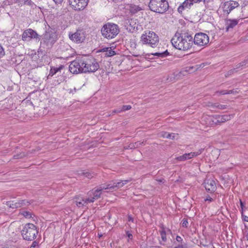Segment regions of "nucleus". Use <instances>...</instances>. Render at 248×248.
Segmentation results:
<instances>
[{
	"mask_svg": "<svg viewBox=\"0 0 248 248\" xmlns=\"http://www.w3.org/2000/svg\"><path fill=\"white\" fill-rule=\"evenodd\" d=\"M22 215L25 217L26 218H31L32 217H31V213H30V212L29 211H23L22 213Z\"/></svg>",
	"mask_w": 248,
	"mask_h": 248,
	"instance_id": "obj_31",
	"label": "nucleus"
},
{
	"mask_svg": "<svg viewBox=\"0 0 248 248\" xmlns=\"http://www.w3.org/2000/svg\"><path fill=\"white\" fill-rule=\"evenodd\" d=\"M111 0L113 1H114V2H121V1H123V0Z\"/></svg>",
	"mask_w": 248,
	"mask_h": 248,
	"instance_id": "obj_57",
	"label": "nucleus"
},
{
	"mask_svg": "<svg viewBox=\"0 0 248 248\" xmlns=\"http://www.w3.org/2000/svg\"><path fill=\"white\" fill-rule=\"evenodd\" d=\"M212 107L213 108H217L219 109H224L227 108V105H222L218 103L213 104Z\"/></svg>",
	"mask_w": 248,
	"mask_h": 248,
	"instance_id": "obj_29",
	"label": "nucleus"
},
{
	"mask_svg": "<svg viewBox=\"0 0 248 248\" xmlns=\"http://www.w3.org/2000/svg\"><path fill=\"white\" fill-rule=\"evenodd\" d=\"M216 94H217L218 95H225V94H228V90H222L220 91H217L216 92Z\"/></svg>",
	"mask_w": 248,
	"mask_h": 248,
	"instance_id": "obj_34",
	"label": "nucleus"
},
{
	"mask_svg": "<svg viewBox=\"0 0 248 248\" xmlns=\"http://www.w3.org/2000/svg\"><path fill=\"white\" fill-rule=\"evenodd\" d=\"M101 34L102 36L108 39L115 38L119 33L120 30L118 26L114 23H108L102 28Z\"/></svg>",
	"mask_w": 248,
	"mask_h": 248,
	"instance_id": "obj_3",
	"label": "nucleus"
},
{
	"mask_svg": "<svg viewBox=\"0 0 248 248\" xmlns=\"http://www.w3.org/2000/svg\"><path fill=\"white\" fill-rule=\"evenodd\" d=\"M174 248H179L177 246H176L175 247H174Z\"/></svg>",
	"mask_w": 248,
	"mask_h": 248,
	"instance_id": "obj_60",
	"label": "nucleus"
},
{
	"mask_svg": "<svg viewBox=\"0 0 248 248\" xmlns=\"http://www.w3.org/2000/svg\"><path fill=\"white\" fill-rule=\"evenodd\" d=\"M101 192L97 188H94L90 191L88 193V200L90 203H92L95 200H97L100 197Z\"/></svg>",
	"mask_w": 248,
	"mask_h": 248,
	"instance_id": "obj_16",
	"label": "nucleus"
},
{
	"mask_svg": "<svg viewBox=\"0 0 248 248\" xmlns=\"http://www.w3.org/2000/svg\"><path fill=\"white\" fill-rule=\"evenodd\" d=\"M127 237L129 239H132V235L130 233H127Z\"/></svg>",
	"mask_w": 248,
	"mask_h": 248,
	"instance_id": "obj_54",
	"label": "nucleus"
},
{
	"mask_svg": "<svg viewBox=\"0 0 248 248\" xmlns=\"http://www.w3.org/2000/svg\"><path fill=\"white\" fill-rule=\"evenodd\" d=\"M38 38H39V35L31 29L26 30L22 34V39L24 41H29L32 39Z\"/></svg>",
	"mask_w": 248,
	"mask_h": 248,
	"instance_id": "obj_13",
	"label": "nucleus"
},
{
	"mask_svg": "<svg viewBox=\"0 0 248 248\" xmlns=\"http://www.w3.org/2000/svg\"><path fill=\"white\" fill-rule=\"evenodd\" d=\"M202 151V149L199 150L197 152H191L189 153H186L182 155L179 156L175 158V159L179 161H183L189 159H191L194 157L200 155Z\"/></svg>",
	"mask_w": 248,
	"mask_h": 248,
	"instance_id": "obj_17",
	"label": "nucleus"
},
{
	"mask_svg": "<svg viewBox=\"0 0 248 248\" xmlns=\"http://www.w3.org/2000/svg\"><path fill=\"white\" fill-rule=\"evenodd\" d=\"M242 217L243 219L244 220V221L248 222V217L244 215L243 214V212H242Z\"/></svg>",
	"mask_w": 248,
	"mask_h": 248,
	"instance_id": "obj_47",
	"label": "nucleus"
},
{
	"mask_svg": "<svg viewBox=\"0 0 248 248\" xmlns=\"http://www.w3.org/2000/svg\"><path fill=\"white\" fill-rule=\"evenodd\" d=\"M39 245H38V242L37 241H34L31 245L30 247V248H38Z\"/></svg>",
	"mask_w": 248,
	"mask_h": 248,
	"instance_id": "obj_39",
	"label": "nucleus"
},
{
	"mask_svg": "<svg viewBox=\"0 0 248 248\" xmlns=\"http://www.w3.org/2000/svg\"><path fill=\"white\" fill-rule=\"evenodd\" d=\"M240 205H241V210H242L241 213H242V212H243L244 205L241 201L240 202Z\"/></svg>",
	"mask_w": 248,
	"mask_h": 248,
	"instance_id": "obj_55",
	"label": "nucleus"
},
{
	"mask_svg": "<svg viewBox=\"0 0 248 248\" xmlns=\"http://www.w3.org/2000/svg\"><path fill=\"white\" fill-rule=\"evenodd\" d=\"M149 7L154 12L163 14L168 10L169 6L166 0H151Z\"/></svg>",
	"mask_w": 248,
	"mask_h": 248,
	"instance_id": "obj_5",
	"label": "nucleus"
},
{
	"mask_svg": "<svg viewBox=\"0 0 248 248\" xmlns=\"http://www.w3.org/2000/svg\"><path fill=\"white\" fill-rule=\"evenodd\" d=\"M205 201H208L209 202H213L214 200L213 199L211 198L210 196H208L206 198V199H205Z\"/></svg>",
	"mask_w": 248,
	"mask_h": 248,
	"instance_id": "obj_50",
	"label": "nucleus"
},
{
	"mask_svg": "<svg viewBox=\"0 0 248 248\" xmlns=\"http://www.w3.org/2000/svg\"><path fill=\"white\" fill-rule=\"evenodd\" d=\"M83 64V59H76L70 63L69 66V71L72 73L75 74H77L80 73H84Z\"/></svg>",
	"mask_w": 248,
	"mask_h": 248,
	"instance_id": "obj_7",
	"label": "nucleus"
},
{
	"mask_svg": "<svg viewBox=\"0 0 248 248\" xmlns=\"http://www.w3.org/2000/svg\"><path fill=\"white\" fill-rule=\"evenodd\" d=\"M26 155V154L24 152L21 153L19 154H17L16 155H14V158L15 159L21 158Z\"/></svg>",
	"mask_w": 248,
	"mask_h": 248,
	"instance_id": "obj_32",
	"label": "nucleus"
},
{
	"mask_svg": "<svg viewBox=\"0 0 248 248\" xmlns=\"http://www.w3.org/2000/svg\"><path fill=\"white\" fill-rule=\"evenodd\" d=\"M140 39L142 44L148 45L152 47H156L159 42L158 36L155 32L151 31H144Z\"/></svg>",
	"mask_w": 248,
	"mask_h": 248,
	"instance_id": "obj_2",
	"label": "nucleus"
},
{
	"mask_svg": "<svg viewBox=\"0 0 248 248\" xmlns=\"http://www.w3.org/2000/svg\"><path fill=\"white\" fill-rule=\"evenodd\" d=\"M239 4L234 0H229L223 3L221 6L224 14L228 15L234 9L238 7Z\"/></svg>",
	"mask_w": 248,
	"mask_h": 248,
	"instance_id": "obj_10",
	"label": "nucleus"
},
{
	"mask_svg": "<svg viewBox=\"0 0 248 248\" xmlns=\"http://www.w3.org/2000/svg\"><path fill=\"white\" fill-rule=\"evenodd\" d=\"M38 233L37 227L32 223L26 224L21 231V235L24 239L28 241H32Z\"/></svg>",
	"mask_w": 248,
	"mask_h": 248,
	"instance_id": "obj_4",
	"label": "nucleus"
},
{
	"mask_svg": "<svg viewBox=\"0 0 248 248\" xmlns=\"http://www.w3.org/2000/svg\"><path fill=\"white\" fill-rule=\"evenodd\" d=\"M5 55V51L3 47L0 45V59L3 57Z\"/></svg>",
	"mask_w": 248,
	"mask_h": 248,
	"instance_id": "obj_38",
	"label": "nucleus"
},
{
	"mask_svg": "<svg viewBox=\"0 0 248 248\" xmlns=\"http://www.w3.org/2000/svg\"><path fill=\"white\" fill-rule=\"evenodd\" d=\"M53 0L54 1V2L56 4H58L61 3L63 1V0Z\"/></svg>",
	"mask_w": 248,
	"mask_h": 248,
	"instance_id": "obj_52",
	"label": "nucleus"
},
{
	"mask_svg": "<svg viewBox=\"0 0 248 248\" xmlns=\"http://www.w3.org/2000/svg\"><path fill=\"white\" fill-rule=\"evenodd\" d=\"M143 8L140 7V5H137L134 4H131L129 6V11L131 13L135 14L138 12L143 10Z\"/></svg>",
	"mask_w": 248,
	"mask_h": 248,
	"instance_id": "obj_25",
	"label": "nucleus"
},
{
	"mask_svg": "<svg viewBox=\"0 0 248 248\" xmlns=\"http://www.w3.org/2000/svg\"><path fill=\"white\" fill-rule=\"evenodd\" d=\"M240 64L241 65L242 68L248 66V59L240 62Z\"/></svg>",
	"mask_w": 248,
	"mask_h": 248,
	"instance_id": "obj_37",
	"label": "nucleus"
},
{
	"mask_svg": "<svg viewBox=\"0 0 248 248\" xmlns=\"http://www.w3.org/2000/svg\"><path fill=\"white\" fill-rule=\"evenodd\" d=\"M88 198H84L82 196H78L75 198L74 202L79 208L86 207L87 205L90 203L87 201Z\"/></svg>",
	"mask_w": 248,
	"mask_h": 248,
	"instance_id": "obj_19",
	"label": "nucleus"
},
{
	"mask_svg": "<svg viewBox=\"0 0 248 248\" xmlns=\"http://www.w3.org/2000/svg\"><path fill=\"white\" fill-rule=\"evenodd\" d=\"M177 246L179 248H188V246L186 243H184L182 244H178Z\"/></svg>",
	"mask_w": 248,
	"mask_h": 248,
	"instance_id": "obj_43",
	"label": "nucleus"
},
{
	"mask_svg": "<svg viewBox=\"0 0 248 248\" xmlns=\"http://www.w3.org/2000/svg\"><path fill=\"white\" fill-rule=\"evenodd\" d=\"M248 16H244L243 15H243H242V16L241 17L240 19H244V18H246V17H248Z\"/></svg>",
	"mask_w": 248,
	"mask_h": 248,
	"instance_id": "obj_56",
	"label": "nucleus"
},
{
	"mask_svg": "<svg viewBox=\"0 0 248 248\" xmlns=\"http://www.w3.org/2000/svg\"><path fill=\"white\" fill-rule=\"evenodd\" d=\"M246 237H247V240H248V232L247 234H246Z\"/></svg>",
	"mask_w": 248,
	"mask_h": 248,
	"instance_id": "obj_58",
	"label": "nucleus"
},
{
	"mask_svg": "<svg viewBox=\"0 0 248 248\" xmlns=\"http://www.w3.org/2000/svg\"><path fill=\"white\" fill-rule=\"evenodd\" d=\"M83 66L84 67V73L94 72L99 68V64L93 58H89L86 60H84Z\"/></svg>",
	"mask_w": 248,
	"mask_h": 248,
	"instance_id": "obj_8",
	"label": "nucleus"
},
{
	"mask_svg": "<svg viewBox=\"0 0 248 248\" xmlns=\"http://www.w3.org/2000/svg\"><path fill=\"white\" fill-rule=\"evenodd\" d=\"M205 65L204 63H202L200 64H197L195 66L186 67L185 68V72L188 73L189 74L192 73L200 68H203Z\"/></svg>",
	"mask_w": 248,
	"mask_h": 248,
	"instance_id": "obj_22",
	"label": "nucleus"
},
{
	"mask_svg": "<svg viewBox=\"0 0 248 248\" xmlns=\"http://www.w3.org/2000/svg\"><path fill=\"white\" fill-rule=\"evenodd\" d=\"M108 48L109 47H104V48L99 50V52H105L107 53L108 51Z\"/></svg>",
	"mask_w": 248,
	"mask_h": 248,
	"instance_id": "obj_48",
	"label": "nucleus"
},
{
	"mask_svg": "<svg viewBox=\"0 0 248 248\" xmlns=\"http://www.w3.org/2000/svg\"><path fill=\"white\" fill-rule=\"evenodd\" d=\"M121 112H122V109H121V108H119L114 110L113 111L112 113H120Z\"/></svg>",
	"mask_w": 248,
	"mask_h": 248,
	"instance_id": "obj_49",
	"label": "nucleus"
},
{
	"mask_svg": "<svg viewBox=\"0 0 248 248\" xmlns=\"http://www.w3.org/2000/svg\"><path fill=\"white\" fill-rule=\"evenodd\" d=\"M188 225V221L186 219L184 218L182 221V225L183 227L187 228Z\"/></svg>",
	"mask_w": 248,
	"mask_h": 248,
	"instance_id": "obj_33",
	"label": "nucleus"
},
{
	"mask_svg": "<svg viewBox=\"0 0 248 248\" xmlns=\"http://www.w3.org/2000/svg\"><path fill=\"white\" fill-rule=\"evenodd\" d=\"M115 52L114 51L112 50L110 47L108 48V51L107 53L106 54V55L108 57H111L115 54Z\"/></svg>",
	"mask_w": 248,
	"mask_h": 248,
	"instance_id": "obj_30",
	"label": "nucleus"
},
{
	"mask_svg": "<svg viewBox=\"0 0 248 248\" xmlns=\"http://www.w3.org/2000/svg\"><path fill=\"white\" fill-rule=\"evenodd\" d=\"M89 0H69V5L76 11H82L87 6Z\"/></svg>",
	"mask_w": 248,
	"mask_h": 248,
	"instance_id": "obj_11",
	"label": "nucleus"
},
{
	"mask_svg": "<svg viewBox=\"0 0 248 248\" xmlns=\"http://www.w3.org/2000/svg\"><path fill=\"white\" fill-rule=\"evenodd\" d=\"M248 4V0H245L242 4V8L245 7Z\"/></svg>",
	"mask_w": 248,
	"mask_h": 248,
	"instance_id": "obj_46",
	"label": "nucleus"
},
{
	"mask_svg": "<svg viewBox=\"0 0 248 248\" xmlns=\"http://www.w3.org/2000/svg\"><path fill=\"white\" fill-rule=\"evenodd\" d=\"M239 68L242 69V67H241V65L240 64V63L237 64L236 65V68H234L233 69L231 70L230 71H229V72L230 73H233V72L236 71V70H235L236 69H239Z\"/></svg>",
	"mask_w": 248,
	"mask_h": 248,
	"instance_id": "obj_42",
	"label": "nucleus"
},
{
	"mask_svg": "<svg viewBox=\"0 0 248 248\" xmlns=\"http://www.w3.org/2000/svg\"><path fill=\"white\" fill-rule=\"evenodd\" d=\"M131 108H132V107L130 105H124L122 107L121 109H122V112H123V111H125L126 110H129Z\"/></svg>",
	"mask_w": 248,
	"mask_h": 248,
	"instance_id": "obj_35",
	"label": "nucleus"
},
{
	"mask_svg": "<svg viewBox=\"0 0 248 248\" xmlns=\"http://www.w3.org/2000/svg\"><path fill=\"white\" fill-rule=\"evenodd\" d=\"M236 93H237V91L234 90H228V94H234Z\"/></svg>",
	"mask_w": 248,
	"mask_h": 248,
	"instance_id": "obj_51",
	"label": "nucleus"
},
{
	"mask_svg": "<svg viewBox=\"0 0 248 248\" xmlns=\"http://www.w3.org/2000/svg\"><path fill=\"white\" fill-rule=\"evenodd\" d=\"M159 135H160V137L168 139V132H162L159 134Z\"/></svg>",
	"mask_w": 248,
	"mask_h": 248,
	"instance_id": "obj_44",
	"label": "nucleus"
},
{
	"mask_svg": "<svg viewBox=\"0 0 248 248\" xmlns=\"http://www.w3.org/2000/svg\"><path fill=\"white\" fill-rule=\"evenodd\" d=\"M69 37L72 41L79 44L84 41L85 36L84 32L82 30H78L74 33H70L69 34Z\"/></svg>",
	"mask_w": 248,
	"mask_h": 248,
	"instance_id": "obj_14",
	"label": "nucleus"
},
{
	"mask_svg": "<svg viewBox=\"0 0 248 248\" xmlns=\"http://www.w3.org/2000/svg\"><path fill=\"white\" fill-rule=\"evenodd\" d=\"M205 189L211 193L214 192L216 190V182L212 179H206L204 183Z\"/></svg>",
	"mask_w": 248,
	"mask_h": 248,
	"instance_id": "obj_18",
	"label": "nucleus"
},
{
	"mask_svg": "<svg viewBox=\"0 0 248 248\" xmlns=\"http://www.w3.org/2000/svg\"><path fill=\"white\" fill-rule=\"evenodd\" d=\"M112 184H102L100 185L98 187H97L101 192L103 190H109L112 191Z\"/></svg>",
	"mask_w": 248,
	"mask_h": 248,
	"instance_id": "obj_26",
	"label": "nucleus"
},
{
	"mask_svg": "<svg viewBox=\"0 0 248 248\" xmlns=\"http://www.w3.org/2000/svg\"><path fill=\"white\" fill-rule=\"evenodd\" d=\"M177 136H178L177 134L175 135V134H173V133H168V139L173 140V139H174L175 138V137Z\"/></svg>",
	"mask_w": 248,
	"mask_h": 248,
	"instance_id": "obj_41",
	"label": "nucleus"
},
{
	"mask_svg": "<svg viewBox=\"0 0 248 248\" xmlns=\"http://www.w3.org/2000/svg\"><path fill=\"white\" fill-rule=\"evenodd\" d=\"M16 2L20 4L29 3L28 0H14Z\"/></svg>",
	"mask_w": 248,
	"mask_h": 248,
	"instance_id": "obj_36",
	"label": "nucleus"
},
{
	"mask_svg": "<svg viewBox=\"0 0 248 248\" xmlns=\"http://www.w3.org/2000/svg\"><path fill=\"white\" fill-rule=\"evenodd\" d=\"M128 221L133 222V221H134V219H133V217L131 216H128Z\"/></svg>",
	"mask_w": 248,
	"mask_h": 248,
	"instance_id": "obj_53",
	"label": "nucleus"
},
{
	"mask_svg": "<svg viewBox=\"0 0 248 248\" xmlns=\"http://www.w3.org/2000/svg\"><path fill=\"white\" fill-rule=\"evenodd\" d=\"M232 116V115H216L209 116V119L212 122L211 124H217L230 120Z\"/></svg>",
	"mask_w": 248,
	"mask_h": 248,
	"instance_id": "obj_12",
	"label": "nucleus"
},
{
	"mask_svg": "<svg viewBox=\"0 0 248 248\" xmlns=\"http://www.w3.org/2000/svg\"><path fill=\"white\" fill-rule=\"evenodd\" d=\"M130 180H122L118 182H114L112 185V191L115 190L117 188L123 187L124 185L130 182Z\"/></svg>",
	"mask_w": 248,
	"mask_h": 248,
	"instance_id": "obj_24",
	"label": "nucleus"
},
{
	"mask_svg": "<svg viewBox=\"0 0 248 248\" xmlns=\"http://www.w3.org/2000/svg\"><path fill=\"white\" fill-rule=\"evenodd\" d=\"M57 40L56 34L52 31H46L41 41V46L46 48H50Z\"/></svg>",
	"mask_w": 248,
	"mask_h": 248,
	"instance_id": "obj_6",
	"label": "nucleus"
},
{
	"mask_svg": "<svg viewBox=\"0 0 248 248\" xmlns=\"http://www.w3.org/2000/svg\"><path fill=\"white\" fill-rule=\"evenodd\" d=\"M163 180H164L163 179H161V180H159V181L160 182H163Z\"/></svg>",
	"mask_w": 248,
	"mask_h": 248,
	"instance_id": "obj_59",
	"label": "nucleus"
},
{
	"mask_svg": "<svg viewBox=\"0 0 248 248\" xmlns=\"http://www.w3.org/2000/svg\"><path fill=\"white\" fill-rule=\"evenodd\" d=\"M191 7V5L188 0H185L178 8V12L179 13H182L185 10H188Z\"/></svg>",
	"mask_w": 248,
	"mask_h": 248,
	"instance_id": "obj_23",
	"label": "nucleus"
},
{
	"mask_svg": "<svg viewBox=\"0 0 248 248\" xmlns=\"http://www.w3.org/2000/svg\"><path fill=\"white\" fill-rule=\"evenodd\" d=\"M29 203V202L26 200H22L14 203L13 202H9L7 204L9 205L11 208H17L25 205H28Z\"/></svg>",
	"mask_w": 248,
	"mask_h": 248,
	"instance_id": "obj_21",
	"label": "nucleus"
},
{
	"mask_svg": "<svg viewBox=\"0 0 248 248\" xmlns=\"http://www.w3.org/2000/svg\"><path fill=\"white\" fill-rule=\"evenodd\" d=\"M171 231L170 230L168 229H166L165 227L162 226L161 230L159 231L161 238L159 239V243L163 246H167L168 239L167 238V234L169 233H171Z\"/></svg>",
	"mask_w": 248,
	"mask_h": 248,
	"instance_id": "obj_15",
	"label": "nucleus"
},
{
	"mask_svg": "<svg viewBox=\"0 0 248 248\" xmlns=\"http://www.w3.org/2000/svg\"><path fill=\"white\" fill-rule=\"evenodd\" d=\"M169 53L168 50H166L163 52H156L155 53H152V55L155 56H157L160 58H165L168 56Z\"/></svg>",
	"mask_w": 248,
	"mask_h": 248,
	"instance_id": "obj_28",
	"label": "nucleus"
},
{
	"mask_svg": "<svg viewBox=\"0 0 248 248\" xmlns=\"http://www.w3.org/2000/svg\"><path fill=\"white\" fill-rule=\"evenodd\" d=\"M209 41L208 36L202 32L197 33L195 34L193 39V43L198 46H204L206 45Z\"/></svg>",
	"mask_w": 248,
	"mask_h": 248,
	"instance_id": "obj_9",
	"label": "nucleus"
},
{
	"mask_svg": "<svg viewBox=\"0 0 248 248\" xmlns=\"http://www.w3.org/2000/svg\"><path fill=\"white\" fill-rule=\"evenodd\" d=\"M176 241L179 243V244H182L185 243L183 241V238L178 235H177L176 237Z\"/></svg>",
	"mask_w": 248,
	"mask_h": 248,
	"instance_id": "obj_40",
	"label": "nucleus"
},
{
	"mask_svg": "<svg viewBox=\"0 0 248 248\" xmlns=\"http://www.w3.org/2000/svg\"><path fill=\"white\" fill-rule=\"evenodd\" d=\"M172 46L176 48L182 50H187L193 44V38L188 34L175 35L171 40Z\"/></svg>",
	"mask_w": 248,
	"mask_h": 248,
	"instance_id": "obj_1",
	"label": "nucleus"
},
{
	"mask_svg": "<svg viewBox=\"0 0 248 248\" xmlns=\"http://www.w3.org/2000/svg\"><path fill=\"white\" fill-rule=\"evenodd\" d=\"M239 19H228L225 21V27L226 31H229L231 29H232L235 26H236L239 22Z\"/></svg>",
	"mask_w": 248,
	"mask_h": 248,
	"instance_id": "obj_20",
	"label": "nucleus"
},
{
	"mask_svg": "<svg viewBox=\"0 0 248 248\" xmlns=\"http://www.w3.org/2000/svg\"><path fill=\"white\" fill-rule=\"evenodd\" d=\"M82 173H83V174L84 175H85V177H87V178H91V177H93V176L92 175V174H90V173L89 172H82Z\"/></svg>",
	"mask_w": 248,
	"mask_h": 248,
	"instance_id": "obj_45",
	"label": "nucleus"
},
{
	"mask_svg": "<svg viewBox=\"0 0 248 248\" xmlns=\"http://www.w3.org/2000/svg\"><path fill=\"white\" fill-rule=\"evenodd\" d=\"M64 66L61 65L58 67H51L49 72V76H53L58 72H60L63 68Z\"/></svg>",
	"mask_w": 248,
	"mask_h": 248,
	"instance_id": "obj_27",
	"label": "nucleus"
}]
</instances>
